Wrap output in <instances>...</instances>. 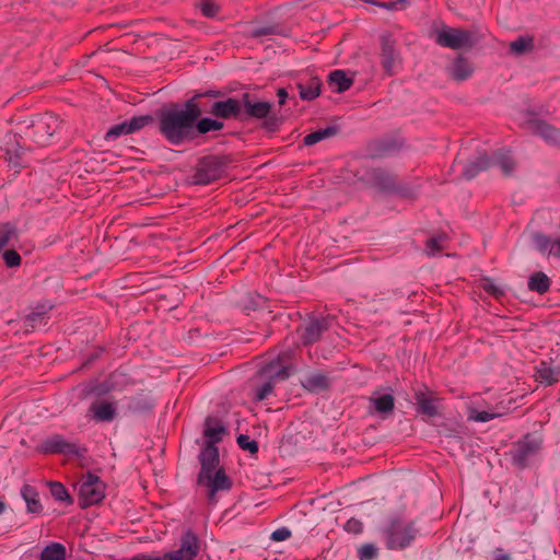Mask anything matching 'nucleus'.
Here are the masks:
<instances>
[{
    "label": "nucleus",
    "instance_id": "f257e3e1",
    "mask_svg": "<svg viewBox=\"0 0 560 560\" xmlns=\"http://www.w3.org/2000/svg\"><path fill=\"white\" fill-rule=\"evenodd\" d=\"M201 115V109L192 100L183 109H168L160 117V130L173 144H179L194 135V127Z\"/></svg>",
    "mask_w": 560,
    "mask_h": 560
},
{
    "label": "nucleus",
    "instance_id": "f03ea898",
    "mask_svg": "<svg viewBox=\"0 0 560 560\" xmlns=\"http://www.w3.org/2000/svg\"><path fill=\"white\" fill-rule=\"evenodd\" d=\"M200 469L197 476L198 486L208 490V499L215 502V495L219 491H229L232 486V479L225 474L223 467L220 466V459L198 460Z\"/></svg>",
    "mask_w": 560,
    "mask_h": 560
},
{
    "label": "nucleus",
    "instance_id": "7ed1b4c3",
    "mask_svg": "<svg viewBox=\"0 0 560 560\" xmlns=\"http://www.w3.org/2000/svg\"><path fill=\"white\" fill-rule=\"evenodd\" d=\"M228 434V429L221 422H205L198 460L220 459L217 444L222 442Z\"/></svg>",
    "mask_w": 560,
    "mask_h": 560
},
{
    "label": "nucleus",
    "instance_id": "20e7f679",
    "mask_svg": "<svg viewBox=\"0 0 560 560\" xmlns=\"http://www.w3.org/2000/svg\"><path fill=\"white\" fill-rule=\"evenodd\" d=\"M290 375L288 365L282 363V358L279 357L277 361H272L264 366L259 372L261 380H267L261 387H259L254 395L255 400L261 401L268 397L275 387L278 380L283 381Z\"/></svg>",
    "mask_w": 560,
    "mask_h": 560
},
{
    "label": "nucleus",
    "instance_id": "39448f33",
    "mask_svg": "<svg viewBox=\"0 0 560 560\" xmlns=\"http://www.w3.org/2000/svg\"><path fill=\"white\" fill-rule=\"evenodd\" d=\"M417 535L411 522L394 520L385 529L386 546L389 549H404L408 547Z\"/></svg>",
    "mask_w": 560,
    "mask_h": 560
},
{
    "label": "nucleus",
    "instance_id": "423d86ee",
    "mask_svg": "<svg viewBox=\"0 0 560 560\" xmlns=\"http://www.w3.org/2000/svg\"><path fill=\"white\" fill-rule=\"evenodd\" d=\"M105 497V485L94 474L83 476L79 488V500L83 508L97 504Z\"/></svg>",
    "mask_w": 560,
    "mask_h": 560
},
{
    "label": "nucleus",
    "instance_id": "0eeeda50",
    "mask_svg": "<svg viewBox=\"0 0 560 560\" xmlns=\"http://www.w3.org/2000/svg\"><path fill=\"white\" fill-rule=\"evenodd\" d=\"M436 43L451 49L468 48L475 44L471 32L445 26L436 34Z\"/></svg>",
    "mask_w": 560,
    "mask_h": 560
},
{
    "label": "nucleus",
    "instance_id": "6e6552de",
    "mask_svg": "<svg viewBox=\"0 0 560 560\" xmlns=\"http://www.w3.org/2000/svg\"><path fill=\"white\" fill-rule=\"evenodd\" d=\"M542 438L540 434H526L520 440L511 452L513 463L518 467H524L532 456L536 455L541 446Z\"/></svg>",
    "mask_w": 560,
    "mask_h": 560
},
{
    "label": "nucleus",
    "instance_id": "1a4fd4ad",
    "mask_svg": "<svg viewBox=\"0 0 560 560\" xmlns=\"http://www.w3.org/2000/svg\"><path fill=\"white\" fill-rule=\"evenodd\" d=\"M43 454L80 455L83 451L75 442L65 439L60 434H54L44 439L37 446Z\"/></svg>",
    "mask_w": 560,
    "mask_h": 560
},
{
    "label": "nucleus",
    "instance_id": "9d476101",
    "mask_svg": "<svg viewBox=\"0 0 560 560\" xmlns=\"http://www.w3.org/2000/svg\"><path fill=\"white\" fill-rule=\"evenodd\" d=\"M224 173L223 165L215 158H207L199 163L196 171V183L208 185L222 177Z\"/></svg>",
    "mask_w": 560,
    "mask_h": 560
},
{
    "label": "nucleus",
    "instance_id": "9b49d317",
    "mask_svg": "<svg viewBox=\"0 0 560 560\" xmlns=\"http://www.w3.org/2000/svg\"><path fill=\"white\" fill-rule=\"evenodd\" d=\"M418 409L428 417H435L439 413L440 398L436 393L430 390L425 385L415 393Z\"/></svg>",
    "mask_w": 560,
    "mask_h": 560
},
{
    "label": "nucleus",
    "instance_id": "f8f14e48",
    "mask_svg": "<svg viewBox=\"0 0 560 560\" xmlns=\"http://www.w3.org/2000/svg\"><path fill=\"white\" fill-rule=\"evenodd\" d=\"M241 102L233 97L215 102L211 107V114L223 119L236 118L241 114Z\"/></svg>",
    "mask_w": 560,
    "mask_h": 560
},
{
    "label": "nucleus",
    "instance_id": "ddd939ff",
    "mask_svg": "<svg viewBox=\"0 0 560 560\" xmlns=\"http://www.w3.org/2000/svg\"><path fill=\"white\" fill-rule=\"evenodd\" d=\"M382 66L385 72L389 75L395 73L397 66V52L395 49V43L390 38L386 37L382 39Z\"/></svg>",
    "mask_w": 560,
    "mask_h": 560
},
{
    "label": "nucleus",
    "instance_id": "4468645a",
    "mask_svg": "<svg viewBox=\"0 0 560 560\" xmlns=\"http://www.w3.org/2000/svg\"><path fill=\"white\" fill-rule=\"evenodd\" d=\"M21 497L26 503V511L31 514H40L43 511V505L39 501V494L37 490L30 485H24L21 488Z\"/></svg>",
    "mask_w": 560,
    "mask_h": 560
},
{
    "label": "nucleus",
    "instance_id": "2eb2a0df",
    "mask_svg": "<svg viewBox=\"0 0 560 560\" xmlns=\"http://www.w3.org/2000/svg\"><path fill=\"white\" fill-rule=\"evenodd\" d=\"M536 243L540 253L560 258V237L551 238L546 235H539L536 238Z\"/></svg>",
    "mask_w": 560,
    "mask_h": 560
},
{
    "label": "nucleus",
    "instance_id": "dca6fc26",
    "mask_svg": "<svg viewBox=\"0 0 560 560\" xmlns=\"http://www.w3.org/2000/svg\"><path fill=\"white\" fill-rule=\"evenodd\" d=\"M536 380L546 385H552L559 381V371L542 361L536 369Z\"/></svg>",
    "mask_w": 560,
    "mask_h": 560
},
{
    "label": "nucleus",
    "instance_id": "f3484780",
    "mask_svg": "<svg viewBox=\"0 0 560 560\" xmlns=\"http://www.w3.org/2000/svg\"><path fill=\"white\" fill-rule=\"evenodd\" d=\"M244 106L248 116L258 119L267 117L271 108L268 102H249L247 94L244 96Z\"/></svg>",
    "mask_w": 560,
    "mask_h": 560
},
{
    "label": "nucleus",
    "instance_id": "a211bd4d",
    "mask_svg": "<svg viewBox=\"0 0 560 560\" xmlns=\"http://www.w3.org/2000/svg\"><path fill=\"white\" fill-rule=\"evenodd\" d=\"M371 407L381 415L389 413L395 407V398L392 394H383L370 398Z\"/></svg>",
    "mask_w": 560,
    "mask_h": 560
},
{
    "label": "nucleus",
    "instance_id": "6ab92c4d",
    "mask_svg": "<svg viewBox=\"0 0 560 560\" xmlns=\"http://www.w3.org/2000/svg\"><path fill=\"white\" fill-rule=\"evenodd\" d=\"M550 283V279L544 272L537 271L529 277L527 287L533 292L544 294L549 290Z\"/></svg>",
    "mask_w": 560,
    "mask_h": 560
},
{
    "label": "nucleus",
    "instance_id": "aec40b11",
    "mask_svg": "<svg viewBox=\"0 0 560 560\" xmlns=\"http://www.w3.org/2000/svg\"><path fill=\"white\" fill-rule=\"evenodd\" d=\"M320 80L318 78H312L306 83H299L298 88L302 100H314L320 93Z\"/></svg>",
    "mask_w": 560,
    "mask_h": 560
},
{
    "label": "nucleus",
    "instance_id": "412c9836",
    "mask_svg": "<svg viewBox=\"0 0 560 560\" xmlns=\"http://www.w3.org/2000/svg\"><path fill=\"white\" fill-rule=\"evenodd\" d=\"M329 83L336 92L341 93L349 90L353 81L347 77L345 71L335 70L329 75Z\"/></svg>",
    "mask_w": 560,
    "mask_h": 560
},
{
    "label": "nucleus",
    "instance_id": "4be33fe9",
    "mask_svg": "<svg viewBox=\"0 0 560 560\" xmlns=\"http://www.w3.org/2000/svg\"><path fill=\"white\" fill-rule=\"evenodd\" d=\"M97 420H112L115 416V406L107 400H100L91 407Z\"/></svg>",
    "mask_w": 560,
    "mask_h": 560
},
{
    "label": "nucleus",
    "instance_id": "5701e85b",
    "mask_svg": "<svg viewBox=\"0 0 560 560\" xmlns=\"http://www.w3.org/2000/svg\"><path fill=\"white\" fill-rule=\"evenodd\" d=\"M472 73V67L465 58H457L452 68H451V75L455 80H465Z\"/></svg>",
    "mask_w": 560,
    "mask_h": 560
},
{
    "label": "nucleus",
    "instance_id": "b1692460",
    "mask_svg": "<svg viewBox=\"0 0 560 560\" xmlns=\"http://www.w3.org/2000/svg\"><path fill=\"white\" fill-rule=\"evenodd\" d=\"M329 380L324 374H313L303 381V386L311 392H319L329 387Z\"/></svg>",
    "mask_w": 560,
    "mask_h": 560
},
{
    "label": "nucleus",
    "instance_id": "393cba45",
    "mask_svg": "<svg viewBox=\"0 0 560 560\" xmlns=\"http://www.w3.org/2000/svg\"><path fill=\"white\" fill-rule=\"evenodd\" d=\"M40 560H66V548L60 542L46 546L40 552Z\"/></svg>",
    "mask_w": 560,
    "mask_h": 560
},
{
    "label": "nucleus",
    "instance_id": "a878e982",
    "mask_svg": "<svg viewBox=\"0 0 560 560\" xmlns=\"http://www.w3.org/2000/svg\"><path fill=\"white\" fill-rule=\"evenodd\" d=\"M180 548L187 551L188 555L197 557L199 552L198 537L190 530H186L180 539Z\"/></svg>",
    "mask_w": 560,
    "mask_h": 560
},
{
    "label": "nucleus",
    "instance_id": "bb28decb",
    "mask_svg": "<svg viewBox=\"0 0 560 560\" xmlns=\"http://www.w3.org/2000/svg\"><path fill=\"white\" fill-rule=\"evenodd\" d=\"M325 329L324 323L322 320H313L311 322L304 330L303 340L305 343H312L316 341L323 330Z\"/></svg>",
    "mask_w": 560,
    "mask_h": 560
},
{
    "label": "nucleus",
    "instance_id": "cd10ccee",
    "mask_svg": "<svg viewBox=\"0 0 560 560\" xmlns=\"http://www.w3.org/2000/svg\"><path fill=\"white\" fill-rule=\"evenodd\" d=\"M534 48V38L532 36H521L510 44V49L515 55H522Z\"/></svg>",
    "mask_w": 560,
    "mask_h": 560
},
{
    "label": "nucleus",
    "instance_id": "c85d7f7f",
    "mask_svg": "<svg viewBox=\"0 0 560 560\" xmlns=\"http://www.w3.org/2000/svg\"><path fill=\"white\" fill-rule=\"evenodd\" d=\"M18 238L15 228L10 223L0 224V250Z\"/></svg>",
    "mask_w": 560,
    "mask_h": 560
},
{
    "label": "nucleus",
    "instance_id": "c756f323",
    "mask_svg": "<svg viewBox=\"0 0 560 560\" xmlns=\"http://www.w3.org/2000/svg\"><path fill=\"white\" fill-rule=\"evenodd\" d=\"M446 240L447 237L445 234H441L429 238L425 243V250L428 255L434 256L438 253L442 252L445 246Z\"/></svg>",
    "mask_w": 560,
    "mask_h": 560
},
{
    "label": "nucleus",
    "instance_id": "7c9ffc66",
    "mask_svg": "<svg viewBox=\"0 0 560 560\" xmlns=\"http://www.w3.org/2000/svg\"><path fill=\"white\" fill-rule=\"evenodd\" d=\"M195 126L199 133H207L210 131L221 130L223 128V122L211 118H201L196 121Z\"/></svg>",
    "mask_w": 560,
    "mask_h": 560
},
{
    "label": "nucleus",
    "instance_id": "2f4dec72",
    "mask_svg": "<svg viewBox=\"0 0 560 560\" xmlns=\"http://www.w3.org/2000/svg\"><path fill=\"white\" fill-rule=\"evenodd\" d=\"M50 493L56 501L71 503V497L65 486L60 482L54 481L49 485Z\"/></svg>",
    "mask_w": 560,
    "mask_h": 560
},
{
    "label": "nucleus",
    "instance_id": "473e14b6",
    "mask_svg": "<svg viewBox=\"0 0 560 560\" xmlns=\"http://www.w3.org/2000/svg\"><path fill=\"white\" fill-rule=\"evenodd\" d=\"M331 135H334V129L332 128H326V129H323V130H317V131H314V132H311L308 133L305 138H304V143L306 145H313L328 137H330Z\"/></svg>",
    "mask_w": 560,
    "mask_h": 560
},
{
    "label": "nucleus",
    "instance_id": "72a5a7b5",
    "mask_svg": "<svg viewBox=\"0 0 560 560\" xmlns=\"http://www.w3.org/2000/svg\"><path fill=\"white\" fill-rule=\"evenodd\" d=\"M2 258L5 267L8 268H16L22 264L21 255L14 249H7L2 254Z\"/></svg>",
    "mask_w": 560,
    "mask_h": 560
},
{
    "label": "nucleus",
    "instance_id": "f704fd0d",
    "mask_svg": "<svg viewBox=\"0 0 560 560\" xmlns=\"http://www.w3.org/2000/svg\"><path fill=\"white\" fill-rule=\"evenodd\" d=\"M237 444L243 451H247L250 454L258 452V443L252 440L247 434H240L237 436Z\"/></svg>",
    "mask_w": 560,
    "mask_h": 560
},
{
    "label": "nucleus",
    "instance_id": "c9c22d12",
    "mask_svg": "<svg viewBox=\"0 0 560 560\" xmlns=\"http://www.w3.org/2000/svg\"><path fill=\"white\" fill-rule=\"evenodd\" d=\"M202 15L213 18L219 12V7L212 0H200L197 4Z\"/></svg>",
    "mask_w": 560,
    "mask_h": 560
},
{
    "label": "nucleus",
    "instance_id": "e433bc0d",
    "mask_svg": "<svg viewBox=\"0 0 560 560\" xmlns=\"http://www.w3.org/2000/svg\"><path fill=\"white\" fill-rule=\"evenodd\" d=\"M152 121V117L149 115L132 117L127 121L130 133L136 132Z\"/></svg>",
    "mask_w": 560,
    "mask_h": 560
},
{
    "label": "nucleus",
    "instance_id": "4c0bfd02",
    "mask_svg": "<svg viewBox=\"0 0 560 560\" xmlns=\"http://www.w3.org/2000/svg\"><path fill=\"white\" fill-rule=\"evenodd\" d=\"M497 163L505 174H510L515 166V163L509 153H500L497 158Z\"/></svg>",
    "mask_w": 560,
    "mask_h": 560
},
{
    "label": "nucleus",
    "instance_id": "58836bf2",
    "mask_svg": "<svg viewBox=\"0 0 560 560\" xmlns=\"http://www.w3.org/2000/svg\"><path fill=\"white\" fill-rule=\"evenodd\" d=\"M129 133H130V131H129L128 124H127V121H124L121 124H118V125L112 127L106 133V139L107 140L116 139L122 135H129Z\"/></svg>",
    "mask_w": 560,
    "mask_h": 560
},
{
    "label": "nucleus",
    "instance_id": "ea45409f",
    "mask_svg": "<svg viewBox=\"0 0 560 560\" xmlns=\"http://www.w3.org/2000/svg\"><path fill=\"white\" fill-rule=\"evenodd\" d=\"M360 560H372L377 556V548L373 544H365L358 550Z\"/></svg>",
    "mask_w": 560,
    "mask_h": 560
},
{
    "label": "nucleus",
    "instance_id": "a19ab883",
    "mask_svg": "<svg viewBox=\"0 0 560 560\" xmlns=\"http://www.w3.org/2000/svg\"><path fill=\"white\" fill-rule=\"evenodd\" d=\"M480 287L494 298H499L500 295H502L501 289L498 288L489 278L482 279Z\"/></svg>",
    "mask_w": 560,
    "mask_h": 560
},
{
    "label": "nucleus",
    "instance_id": "79ce46f5",
    "mask_svg": "<svg viewBox=\"0 0 560 560\" xmlns=\"http://www.w3.org/2000/svg\"><path fill=\"white\" fill-rule=\"evenodd\" d=\"M166 560H192L195 557L188 555L187 551H184L180 547L177 550H173L164 553Z\"/></svg>",
    "mask_w": 560,
    "mask_h": 560
},
{
    "label": "nucleus",
    "instance_id": "37998d69",
    "mask_svg": "<svg viewBox=\"0 0 560 560\" xmlns=\"http://www.w3.org/2000/svg\"><path fill=\"white\" fill-rule=\"evenodd\" d=\"M51 310V305L43 304L38 305L35 311L27 315V319L35 322L38 317L46 315Z\"/></svg>",
    "mask_w": 560,
    "mask_h": 560
},
{
    "label": "nucleus",
    "instance_id": "c03bdc74",
    "mask_svg": "<svg viewBox=\"0 0 560 560\" xmlns=\"http://www.w3.org/2000/svg\"><path fill=\"white\" fill-rule=\"evenodd\" d=\"M290 536L291 532L285 527H281L272 532L271 539L275 541H283L288 539Z\"/></svg>",
    "mask_w": 560,
    "mask_h": 560
},
{
    "label": "nucleus",
    "instance_id": "a18cd8bd",
    "mask_svg": "<svg viewBox=\"0 0 560 560\" xmlns=\"http://www.w3.org/2000/svg\"><path fill=\"white\" fill-rule=\"evenodd\" d=\"M362 528H363L362 523L355 518L349 520L345 525V529L347 532H350L353 534L361 533Z\"/></svg>",
    "mask_w": 560,
    "mask_h": 560
},
{
    "label": "nucleus",
    "instance_id": "49530a36",
    "mask_svg": "<svg viewBox=\"0 0 560 560\" xmlns=\"http://www.w3.org/2000/svg\"><path fill=\"white\" fill-rule=\"evenodd\" d=\"M476 164L477 167L475 168L474 172H470L468 170L465 172V176L467 178H471L479 170L486 168L488 166V160L486 158H479Z\"/></svg>",
    "mask_w": 560,
    "mask_h": 560
},
{
    "label": "nucleus",
    "instance_id": "de8ad7c7",
    "mask_svg": "<svg viewBox=\"0 0 560 560\" xmlns=\"http://www.w3.org/2000/svg\"><path fill=\"white\" fill-rule=\"evenodd\" d=\"M272 34H276V27L273 26L259 27L253 31L254 37L267 36Z\"/></svg>",
    "mask_w": 560,
    "mask_h": 560
},
{
    "label": "nucleus",
    "instance_id": "09e8293b",
    "mask_svg": "<svg viewBox=\"0 0 560 560\" xmlns=\"http://www.w3.org/2000/svg\"><path fill=\"white\" fill-rule=\"evenodd\" d=\"M7 155L9 164H11L15 168V172H19L22 167V164L20 162V155L18 153L11 155L9 152L7 153Z\"/></svg>",
    "mask_w": 560,
    "mask_h": 560
},
{
    "label": "nucleus",
    "instance_id": "8fccbe9b",
    "mask_svg": "<svg viewBox=\"0 0 560 560\" xmlns=\"http://www.w3.org/2000/svg\"><path fill=\"white\" fill-rule=\"evenodd\" d=\"M129 560H166L165 556L161 557H151L149 555L139 553L130 558Z\"/></svg>",
    "mask_w": 560,
    "mask_h": 560
},
{
    "label": "nucleus",
    "instance_id": "3c124183",
    "mask_svg": "<svg viewBox=\"0 0 560 560\" xmlns=\"http://www.w3.org/2000/svg\"><path fill=\"white\" fill-rule=\"evenodd\" d=\"M277 96L279 98V104L283 105L288 98V93H287L285 89H279L277 92Z\"/></svg>",
    "mask_w": 560,
    "mask_h": 560
},
{
    "label": "nucleus",
    "instance_id": "603ef678",
    "mask_svg": "<svg viewBox=\"0 0 560 560\" xmlns=\"http://www.w3.org/2000/svg\"><path fill=\"white\" fill-rule=\"evenodd\" d=\"M558 133V130L547 127L545 137L556 139Z\"/></svg>",
    "mask_w": 560,
    "mask_h": 560
},
{
    "label": "nucleus",
    "instance_id": "864d4df0",
    "mask_svg": "<svg viewBox=\"0 0 560 560\" xmlns=\"http://www.w3.org/2000/svg\"><path fill=\"white\" fill-rule=\"evenodd\" d=\"M493 560H511V557L508 553H498Z\"/></svg>",
    "mask_w": 560,
    "mask_h": 560
},
{
    "label": "nucleus",
    "instance_id": "5fc2aeb1",
    "mask_svg": "<svg viewBox=\"0 0 560 560\" xmlns=\"http://www.w3.org/2000/svg\"><path fill=\"white\" fill-rule=\"evenodd\" d=\"M5 509H7L5 502L2 499H0V514L4 513Z\"/></svg>",
    "mask_w": 560,
    "mask_h": 560
},
{
    "label": "nucleus",
    "instance_id": "6e6d98bb",
    "mask_svg": "<svg viewBox=\"0 0 560 560\" xmlns=\"http://www.w3.org/2000/svg\"><path fill=\"white\" fill-rule=\"evenodd\" d=\"M476 420H480V421L486 420L485 415H483V413H480V415L476 418Z\"/></svg>",
    "mask_w": 560,
    "mask_h": 560
},
{
    "label": "nucleus",
    "instance_id": "4d7b16f0",
    "mask_svg": "<svg viewBox=\"0 0 560 560\" xmlns=\"http://www.w3.org/2000/svg\"><path fill=\"white\" fill-rule=\"evenodd\" d=\"M381 5H382V7H384V8H390V5H389V4H386V3H383V4H381Z\"/></svg>",
    "mask_w": 560,
    "mask_h": 560
}]
</instances>
